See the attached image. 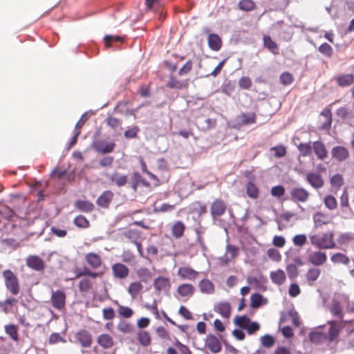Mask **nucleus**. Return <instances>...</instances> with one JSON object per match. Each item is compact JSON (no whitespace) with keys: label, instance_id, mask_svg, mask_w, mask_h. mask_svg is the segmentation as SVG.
Instances as JSON below:
<instances>
[{"label":"nucleus","instance_id":"nucleus-8","mask_svg":"<svg viewBox=\"0 0 354 354\" xmlns=\"http://www.w3.org/2000/svg\"><path fill=\"white\" fill-rule=\"evenodd\" d=\"M75 339L82 347H90L93 342L91 333L86 329L78 330L75 335Z\"/></svg>","mask_w":354,"mask_h":354},{"label":"nucleus","instance_id":"nucleus-5","mask_svg":"<svg viewBox=\"0 0 354 354\" xmlns=\"http://www.w3.org/2000/svg\"><path fill=\"white\" fill-rule=\"evenodd\" d=\"M290 199L296 203H306L310 198L308 191L303 187H295L291 189L290 192Z\"/></svg>","mask_w":354,"mask_h":354},{"label":"nucleus","instance_id":"nucleus-25","mask_svg":"<svg viewBox=\"0 0 354 354\" xmlns=\"http://www.w3.org/2000/svg\"><path fill=\"white\" fill-rule=\"evenodd\" d=\"M137 277L140 279V283H147L153 277V273L150 269L145 267H140L136 270Z\"/></svg>","mask_w":354,"mask_h":354},{"label":"nucleus","instance_id":"nucleus-17","mask_svg":"<svg viewBox=\"0 0 354 354\" xmlns=\"http://www.w3.org/2000/svg\"><path fill=\"white\" fill-rule=\"evenodd\" d=\"M93 148L101 153H111L114 150L115 143L113 142H106L103 140L94 141L92 144Z\"/></svg>","mask_w":354,"mask_h":354},{"label":"nucleus","instance_id":"nucleus-48","mask_svg":"<svg viewBox=\"0 0 354 354\" xmlns=\"http://www.w3.org/2000/svg\"><path fill=\"white\" fill-rule=\"evenodd\" d=\"M321 115L326 118L325 122L322 125L324 129H329L332 124V113L330 109L325 108L321 112Z\"/></svg>","mask_w":354,"mask_h":354},{"label":"nucleus","instance_id":"nucleus-64","mask_svg":"<svg viewBox=\"0 0 354 354\" xmlns=\"http://www.w3.org/2000/svg\"><path fill=\"white\" fill-rule=\"evenodd\" d=\"M6 332L8 334L10 337L14 340H17L18 339V333H17V327L15 325H8L6 326Z\"/></svg>","mask_w":354,"mask_h":354},{"label":"nucleus","instance_id":"nucleus-14","mask_svg":"<svg viewBox=\"0 0 354 354\" xmlns=\"http://www.w3.org/2000/svg\"><path fill=\"white\" fill-rule=\"evenodd\" d=\"M327 256L325 252L315 251L309 254L308 261L315 267L322 266L326 262Z\"/></svg>","mask_w":354,"mask_h":354},{"label":"nucleus","instance_id":"nucleus-59","mask_svg":"<svg viewBox=\"0 0 354 354\" xmlns=\"http://www.w3.org/2000/svg\"><path fill=\"white\" fill-rule=\"evenodd\" d=\"M140 180L141 176L140 175V174L137 172L133 173L130 183V187L134 192L137 191L138 187L140 183Z\"/></svg>","mask_w":354,"mask_h":354},{"label":"nucleus","instance_id":"nucleus-33","mask_svg":"<svg viewBox=\"0 0 354 354\" xmlns=\"http://www.w3.org/2000/svg\"><path fill=\"white\" fill-rule=\"evenodd\" d=\"M237 6L240 10L246 12H252L257 8V4L253 0H240Z\"/></svg>","mask_w":354,"mask_h":354},{"label":"nucleus","instance_id":"nucleus-22","mask_svg":"<svg viewBox=\"0 0 354 354\" xmlns=\"http://www.w3.org/2000/svg\"><path fill=\"white\" fill-rule=\"evenodd\" d=\"M96 342L100 347L106 350L111 348L115 344L113 337L108 333H102L98 335Z\"/></svg>","mask_w":354,"mask_h":354},{"label":"nucleus","instance_id":"nucleus-39","mask_svg":"<svg viewBox=\"0 0 354 354\" xmlns=\"http://www.w3.org/2000/svg\"><path fill=\"white\" fill-rule=\"evenodd\" d=\"M263 46L268 48L273 54H278V46L275 41H274L270 36H263Z\"/></svg>","mask_w":354,"mask_h":354},{"label":"nucleus","instance_id":"nucleus-13","mask_svg":"<svg viewBox=\"0 0 354 354\" xmlns=\"http://www.w3.org/2000/svg\"><path fill=\"white\" fill-rule=\"evenodd\" d=\"M328 308L333 317L340 320L343 319L344 316V309L339 300L333 299L330 304L328 305Z\"/></svg>","mask_w":354,"mask_h":354},{"label":"nucleus","instance_id":"nucleus-36","mask_svg":"<svg viewBox=\"0 0 354 354\" xmlns=\"http://www.w3.org/2000/svg\"><path fill=\"white\" fill-rule=\"evenodd\" d=\"M75 278L78 279L82 277H89L93 279H96L99 277H101L102 273L98 272H93L90 270L89 269L85 268L84 270H76L75 271Z\"/></svg>","mask_w":354,"mask_h":354},{"label":"nucleus","instance_id":"nucleus-52","mask_svg":"<svg viewBox=\"0 0 354 354\" xmlns=\"http://www.w3.org/2000/svg\"><path fill=\"white\" fill-rule=\"evenodd\" d=\"M325 206L330 210H333L337 207L336 198L332 195H326L324 199Z\"/></svg>","mask_w":354,"mask_h":354},{"label":"nucleus","instance_id":"nucleus-31","mask_svg":"<svg viewBox=\"0 0 354 354\" xmlns=\"http://www.w3.org/2000/svg\"><path fill=\"white\" fill-rule=\"evenodd\" d=\"M209 47L215 51L218 50L222 46L221 37L216 34H210L207 38Z\"/></svg>","mask_w":354,"mask_h":354},{"label":"nucleus","instance_id":"nucleus-11","mask_svg":"<svg viewBox=\"0 0 354 354\" xmlns=\"http://www.w3.org/2000/svg\"><path fill=\"white\" fill-rule=\"evenodd\" d=\"M178 276L183 280L195 281L199 275V272L189 266H183L178 268Z\"/></svg>","mask_w":354,"mask_h":354},{"label":"nucleus","instance_id":"nucleus-19","mask_svg":"<svg viewBox=\"0 0 354 354\" xmlns=\"http://www.w3.org/2000/svg\"><path fill=\"white\" fill-rule=\"evenodd\" d=\"M114 197L112 191L106 190L97 198L96 204L102 208L108 209Z\"/></svg>","mask_w":354,"mask_h":354},{"label":"nucleus","instance_id":"nucleus-10","mask_svg":"<svg viewBox=\"0 0 354 354\" xmlns=\"http://www.w3.org/2000/svg\"><path fill=\"white\" fill-rule=\"evenodd\" d=\"M26 266L38 272L43 271L45 269V263L44 260L37 255H30L26 259Z\"/></svg>","mask_w":354,"mask_h":354},{"label":"nucleus","instance_id":"nucleus-12","mask_svg":"<svg viewBox=\"0 0 354 354\" xmlns=\"http://www.w3.org/2000/svg\"><path fill=\"white\" fill-rule=\"evenodd\" d=\"M87 265L94 270L99 269L103 264L101 256L95 252H88L84 255Z\"/></svg>","mask_w":354,"mask_h":354},{"label":"nucleus","instance_id":"nucleus-53","mask_svg":"<svg viewBox=\"0 0 354 354\" xmlns=\"http://www.w3.org/2000/svg\"><path fill=\"white\" fill-rule=\"evenodd\" d=\"M279 80L282 85L288 86L293 82L294 77L293 75L289 72H283L281 74Z\"/></svg>","mask_w":354,"mask_h":354},{"label":"nucleus","instance_id":"nucleus-35","mask_svg":"<svg viewBox=\"0 0 354 354\" xmlns=\"http://www.w3.org/2000/svg\"><path fill=\"white\" fill-rule=\"evenodd\" d=\"M201 292L203 294L211 295L214 292V286L208 279H202L198 284Z\"/></svg>","mask_w":354,"mask_h":354},{"label":"nucleus","instance_id":"nucleus-6","mask_svg":"<svg viewBox=\"0 0 354 354\" xmlns=\"http://www.w3.org/2000/svg\"><path fill=\"white\" fill-rule=\"evenodd\" d=\"M153 287L158 292L167 294L171 287L170 279L166 277L160 276L153 280Z\"/></svg>","mask_w":354,"mask_h":354},{"label":"nucleus","instance_id":"nucleus-57","mask_svg":"<svg viewBox=\"0 0 354 354\" xmlns=\"http://www.w3.org/2000/svg\"><path fill=\"white\" fill-rule=\"evenodd\" d=\"M270 150L274 152V156L277 158L284 157L287 153L286 147L282 145L273 147Z\"/></svg>","mask_w":354,"mask_h":354},{"label":"nucleus","instance_id":"nucleus-60","mask_svg":"<svg viewBox=\"0 0 354 354\" xmlns=\"http://www.w3.org/2000/svg\"><path fill=\"white\" fill-rule=\"evenodd\" d=\"M59 342L65 343L66 339L64 337H62L58 333H52L48 339L49 344H55Z\"/></svg>","mask_w":354,"mask_h":354},{"label":"nucleus","instance_id":"nucleus-54","mask_svg":"<svg viewBox=\"0 0 354 354\" xmlns=\"http://www.w3.org/2000/svg\"><path fill=\"white\" fill-rule=\"evenodd\" d=\"M250 322V319L245 315L236 316L234 318V324L243 329H245Z\"/></svg>","mask_w":354,"mask_h":354},{"label":"nucleus","instance_id":"nucleus-44","mask_svg":"<svg viewBox=\"0 0 354 354\" xmlns=\"http://www.w3.org/2000/svg\"><path fill=\"white\" fill-rule=\"evenodd\" d=\"M118 330L124 334H131L134 331V326L126 321H121L118 324Z\"/></svg>","mask_w":354,"mask_h":354},{"label":"nucleus","instance_id":"nucleus-7","mask_svg":"<svg viewBox=\"0 0 354 354\" xmlns=\"http://www.w3.org/2000/svg\"><path fill=\"white\" fill-rule=\"evenodd\" d=\"M226 209V203L221 198H217L212 202L210 206L211 216L214 218L220 217L225 213Z\"/></svg>","mask_w":354,"mask_h":354},{"label":"nucleus","instance_id":"nucleus-37","mask_svg":"<svg viewBox=\"0 0 354 354\" xmlns=\"http://www.w3.org/2000/svg\"><path fill=\"white\" fill-rule=\"evenodd\" d=\"M142 289L143 286L140 281H133L129 284L127 291L131 297L134 299L138 295Z\"/></svg>","mask_w":354,"mask_h":354},{"label":"nucleus","instance_id":"nucleus-43","mask_svg":"<svg viewBox=\"0 0 354 354\" xmlns=\"http://www.w3.org/2000/svg\"><path fill=\"white\" fill-rule=\"evenodd\" d=\"M241 118V124L245 126L251 124H254L256 122V114L255 113H242L240 115Z\"/></svg>","mask_w":354,"mask_h":354},{"label":"nucleus","instance_id":"nucleus-29","mask_svg":"<svg viewBox=\"0 0 354 354\" xmlns=\"http://www.w3.org/2000/svg\"><path fill=\"white\" fill-rule=\"evenodd\" d=\"M74 206L79 211L90 213L93 211L95 207L93 203L88 201L77 200L75 202Z\"/></svg>","mask_w":354,"mask_h":354},{"label":"nucleus","instance_id":"nucleus-61","mask_svg":"<svg viewBox=\"0 0 354 354\" xmlns=\"http://www.w3.org/2000/svg\"><path fill=\"white\" fill-rule=\"evenodd\" d=\"M252 84V80L249 77L243 76L239 80V86L242 89H250Z\"/></svg>","mask_w":354,"mask_h":354},{"label":"nucleus","instance_id":"nucleus-51","mask_svg":"<svg viewBox=\"0 0 354 354\" xmlns=\"http://www.w3.org/2000/svg\"><path fill=\"white\" fill-rule=\"evenodd\" d=\"M319 52L326 57H331L333 55V49L328 43H323L318 48Z\"/></svg>","mask_w":354,"mask_h":354},{"label":"nucleus","instance_id":"nucleus-27","mask_svg":"<svg viewBox=\"0 0 354 354\" xmlns=\"http://www.w3.org/2000/svg\"><path fill=\"white\" fill-rule=\"evenodd\" d=\"M337 85L340 87H347L354 83V75L344 74L335 77Z\"/></svg>","mask_w":354,"mask_h":354},{"label":"nucleus","instance_id":"nucleus-62","mask_svg":"<svg viewBox=\"0 0 354 354\" xmlns=\"http://www.w3.org/2000/svg\"><path fill=\"white\" fill-rule=\"evenodd\" d=\"M292 241L295 245L301 247L307 242V238L305 234H297L293 237Z\"/></svg>","mask_w":354,"mask_h":354},{"label":"nucleus","instance_id":"nucleus-42","mask_svg":"<svg viewBox=\"0 0 354 354\" xmlns=\"http://www.w3.org/2000/svg\"><path fill=\"white\" fill-rule=\"evenodd\" d=\"M330 260L333 263H342L348 265L350 262V259L348 256L343 253H335L330 257Z\"/></svg>","mask_w":354,"mask_h":354},{"label":"nucleus","instance_id":"nucleus-1","mask_svg":"<svg viewBox=\"0 0 354 354\" xmlns=\"http://www.w3.org/2000/svg\"><path fill=\"white\" fill-rule=\"evenodd\" d=\"M297 149L302 157L310 156L313 153L320 160H325L328 154L325 144L320 140L301 142L297 145Z\"/></svg>","mask_w":354,"mask_h":354},{"label":"nucleus","instance_id":"nucleus-41","mask_svg":"<svg viewBox=\"0 0 354 354\" xmlns=\"http://www.w3.org/2000/svg\"><path fill=\"white\" fill-rule=\"evenodd\" d=\"M330 327L328 329V336L330 342L333 341L339 335V326L336 321L328 322Z\"/></svg>","mask_w":354,"mask_h":354},{"label":"nucleus","instance_id":"nucleus-32","mask_svg":"<svg viewBox=\"0 0 354 354\" xmlns=\"http://www.w3.org/2000/svg\"><path fill=\"white\" fill-rule=\"evenodd\" d=\"M188 86L187 81H180L174 76H170L169 80L166 84V87L169 88L182 89Z\"/></svg>","mask_w":354,"mask_h":354},{"label":"nucleus","instance_id":"nucleus-50","mask_svg":"<svg viewBox=\"0 0 354 354\" xmlns=\"http://www.w3.org/2000/svg\"><path fill=\"white\" fill-rule=\"evenodd\" d=\"M73 223L80 228H88L90 226L89 221L83 215H78L75 217Z\"/></svg>","mask_w":354,"mask_h":354},{"label":"nucleus","instance_id":"nucleus-21","mask_svg":"<svg viewBox=\"0 0 354 354\" xmlns=\"http://www.w3.org/2000/svg\"><path fill=\"white\" fill-rule=\"evenodd\" d=\"M239 248L234 245H227L226 247L225 254L223 257L220 258V261L222 264L226 265L239 254Z\"/></svg>","mask_w":354,"mask_h":354},{"label":"nucleus","instance_id":"nucleus-4","mask_svg":"<svg viewBox=\"0 0 354 354\" xmlns=\"http://www.w3.org/2000/svg\"><path fill=\"white\" fill-rule=\"evenodd\" d=\"M50 303L53 308L62 311L66 309V295L63 290L53 291L50 296Z\"/></svg>","mask_w":354,"mask_h":354},{"label":"nucleus","instance_id":"nucleus-16","mask_svg":"<svg viewBox=\"0 0 354 354\" xmlns=\"http://www.w3.org/2000/svg\"><path fill=\"white\" fill-rule=\"evenodd\" d=\"M331 156L335 160L343 162L348 158L350 153L348 149L344 147L335 146L331 149Z\"/></svg>","mask_w":354,"mask_h":354},{"label":"nucleus","instance_id":"nucleus-28","mask_svg":"<svg viewBox=\"0 0 354 354\" xmlns=\"http://www.w3.org/2000/svg\"><path fill=\"white\" fill-rule=\"evenodd\" d=\"M109 180L118 187H123L127 184L128 177L125 174L115 171L109 176Z\"/></svg>","mask_w":354,"mask_h":354},{"label":"nucleus","instance_id":"nucleus-24","mask_svg":"<svg viewBox=\"0 0 354 354\" xmlns=\"http://www.w3.org/2000/svg\"><path fill=\"white\" fill-rule=\"evenodd\" d=\"M314 226L316 228L322 227L323 225H328L330 223V218L326 214L322 212H316L313 216Z\"/></svg>","mask_w":354,"mask_h":354},{"label":"nucleus","instance_id":"nucleus-30","mask_svg":"<svg viewBox=\"0 0 354 354\" xmlns=\"http://www.w3.org/2000/svg\"><path fill=\"white\" fill-rule=\"evenodd\" d=\"M270 279L274 284L282 285L286 280V273L283 270L278 269L270 272Z\"/></svg>","mask_w":354,"mask_h":354},{"label":"nucleus","instance_id":"nucleus-46","mask_svg":"<svg viewBox=\"0 0 354 354\" xmlns=\"http://www.w3.org/2000/svg\"><path fill=\"white\" fill-rule=\"evenodd\" d=\"M123 236L124 238L130 240L131 242L135 243L140 236V232L138 230L129 229L124 232Z\"/></svg>","mask_w":354,"mask_h":354},{"label":"nucleus","instance_id":"nucleus-40","mask_svg":"<svg viewBox=\"0 0 354 354\" xmlns=\"http://www.w3.org/2000/svg\"><path fill=\"white\" fill-rule=\"evenodd\" d=\"M137 338L139 343L143 346H148L151 344V336L146 330H140L137 333Z\"/></svg>","mask_w":354,"mask_h":354},{"label":"nucleus","instance_id":"nucleus-55","mask_svg":"<svg viewBox=\"0 0 354 354\" xmlns=\"http://www.w3.org/2000/svg\"><path fill=\"white\" fill-rule=\"evenodd\" d=\"M330 184L333 187L339 188L344 184V178L341 174H337L330 178Z\"/></svg>","mask_w":354,"mask_h":354},{"label":"nucleus","instance_id":"nucleus-34","mask_svg":"<svg viewBox=\"0 0 354 354\" xmlns=\"http://www.w3.org/2000/svg\"><path fill=\"white\" fill-rule=\"evenodd\" d=\"M245 192L247 196L253 200H256L259 196V189L252 182H248L245 185Z\"/></svg>","mask_w":354,"mask_h":354},{"label":"nucleus","instance_id":"nucleus-3","mask_svg":"<svg viewBox=\"0 0 354 354\" xmlns=\"http://www.w3.org/2000/svg\"><path fill=\"white\" fill-rule=\"evenodd\" d=\"M3 277L7 289L13 295H17L19 292V283L17 276L10 270H6L3 272Z\"/></svg>","mask_w":354,"mask_h":354},{"label":"nucleus","instance_id":"nucleus-38","mask_svg":"<svg viewBox=\"0 0 354 354\" xmlns=\"http://www.w3.org/2000/svg\"><path fill=\"white\" fill-rule=\"evenodd\" d=\"M185 230V224L180 221H176L171 227V233L173 236L176 239L182 237L184 234Z\"/></svg>","mask_w":354,"mask_h":354},{"label":"nucleus","instance_id":"nucleus-58","mask_svg":"<svg viewBox=\"0 0 354 354\" xmlns=\"http://www.w3.org/2000/svg\"><path fill=\"white\" fill-rule=\"evenodd\" d=\"M262 295L259 293H254L250 297L251 304L250 306L253 308H257L261 305Z\"/></svg>","mask_w":354,"mask_h":354},{"label":"nucleus","instance_id":"nucleus-2","mask_svg":"<svg viewBox=\"0 0 354 354\" xmlns=\"http://www.w3.org/2000/svg\"><path fill=\"white\" fill-rule=\"evenodd\" d=\"M310 243L319 249H332L335 247L333 232L312 234L309 236Z\"/></svg>","mask_w":354,"mask_h":354},{"label":"nucleus","instance_id":"nucleus-47","mask_svg":"<svg viewBox=\"0 0 354 354\" xmlns=\"http://www.w3.org/2000/svg\"><path fill=\"white\" fill-rule=\"evenodd\" d=\"M309 339L313 343L319 344L326 339V336L321 331H314L309 334Z\"/></svg>","mask_w":354,"mask_h":354},{"label":"nucleus","instance_id":"nucleus-45","mask_svg":"<svg viewBox=\"0 0 354 354\" xmlns=\"http://www.w3.org/2000/svg\"><path fill=\"white\" fill-rule=\"evenodd\" d=\"M115 304L118 306V313L120 317L128 319L133 315V310L131 308L120 305L117 301H115Z\"/></svg>","mask_w":354,"mask_h":354},{"label":"nucleus","instance_id":"nucleus-56","mask_svg":"<svg viewBox=\"0 0 354 354\" xmlns=\"http://www.w3.org/2000/svg\"><path fill=\"white\" fill-rule=\"evenodd\" d=\"M286 192V189L282 185H277L272 187L270 193L272 196L281 198L282 197Z\"/></svg>","mask_w":354,"mask_h":354},{"label":"nucleus","instance_id":"nucleus-18","mask_svg":"<svg viewBox=\"0 0 354 354\" xmlns=\"http://www.w3.org/2000/svg\"><path fill=\"white\" fill-rule=\"evenodd\" d=\"M205 346L213 353H219L222 346L220 340L214 335L209 334L205 339Z\"/></svg>","mask_w":354,"mask_h":354},{"label":"nucleus","instance_id":"nucleus-23","mask_svg":"<svg viewBox=\"0 0 354 354\" xmlns=\"http://www.w3.org/2000/svg\"><path fill=\"white\" fill-rule=\"evenodd\" d=\"M177 292L181 297L189 299L194 295L195 287L190 283H182L178 286Z\"/></svg>","mask_w":354,"mask_h":354},{"label":"nucleus","instance_id":"nucleus-49","mask_svg":"<svg viewBox=\"0 0 354 354\" xmlns=\"http://www.w3.org/2000/svg\"><path fill=\"white\" fill-rule=\"evenodd\" d=\"M78 287L81 292H88L93 288V282L90 279L86 277L80 281Z\"/></svg>","mask_w":354,"mask_h":354},{"label":"nucleus","instance_id":"nucleus-26","mask_svg":"<svg viewBox=\"0 0 354 354\" xmlns=\"http://www.w3.org/2000/svg\"><path fill=\"white\" fill-rule=\"evenodd\" d=\"M214 310L225 318H229L231 315V306L229 302H220L215 305Z\"/></svg>","mask_w":354,"mask_h":354},{"label":"nucleus","instance_id":"nucleus-9","mask_svg":"<svg viewBox=\"0 0 354 354\" xmlns=\"http://www.w3.org/2000/svg\"><path fill=\"white\" fill-rule=\"evenodd\" d=\"M111 271L114 278L124 279L129 274V268L122 263H115L111 266Z\"/></svg>","mask_w":354,"mask_h":354},{"label":"nucleus","instance_id":"nucleus-15","mask_svg":"<svg viewBox=\"0 0 354 354\" xmlns=\"http://www.w3.org/2000/svg\"><path fill=\"white\" fill-rule=\"evenodd\" d=\"M306 182L313 188L318 189L324 185V180L321 174L315 172H309L306 176Z\"/></svg>","mask_w":354,"mask_h":354},{"label":"nucleus","instance_id":"nucleus-63","mask_svg":"<svg viewBox=\"0 0 354 354\" xmlns=\"http://www.w3.org/2000/svg\"><path fill=\"white\" fill-rule=\"evenodd\" d=\"M102 316L105 320H113L115 317V313L113 308H104L102 309Z\"/></svg>","mask_w":354,"mask_h":354},{"label":"nucleus","instance_id":"nucleus-20","mask_svg":"<svg viewBox=\"0 0 354 354\" xmlns=\"http://www.w3.org/2000/svg\"><path fill=\"white\" fill-rule=\"evenodd\" d=\"M322 270L317 267H312L307 270L304 277L307 284L310 286H315V282L319 278Z\"/></svg>","mask_w":354,"mask_h":354}]
</instances>
